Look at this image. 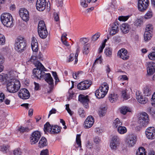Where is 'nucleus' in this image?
I'll return each mask as SVG.
<instances>
[{
	"mask_svg": "<svg viewBox=\"0 0 155 155\" xmlns=\"http://www.w3.org/2000/svg\"><path fill=\"white\" fill-rule=\"evenodd\" d=\"M5 96L4 94L3 93H0V102L3 101V100L4 99Z\"/></svg>",
	"mask_w": 155,
	"mask_h": 155,
	"instance_id": "64",
	"label": "nucleus"
},
{
	"mask_svg": "<svg viewBox=\"0 0 155 155\" xmlns=\"http://www.w3.org/2000/svg\"><path fill=\"white\" fill-rule=\"evenodd\" d=\"M152 92V90L150 87H147L144 88L143 93L145 94V95L149 96L151 94Z\"/></svg>",
	"mask_w": 155,
	"mask_h": 155,
	"instance_id": "33",
	"label": "nucleus"
},
{
	"mask_svg": "<svg viewBox=\"0 0 155 155\" xmlns=\"http://www.w3.org/2000/svg\"><path fill=\"white\" fill-rule=\"evenodd\" d=\"M38 32L40 37L43 39L45 38L48 33L43 21H39L38 26Z\"/></svg>",
	"mask_w": 155,
	"mask_h": 155,
	"instance_id": "6",
	"label": "nucleus"
},
{
	"mask_svg": "<svg viewBox=\"0 0 155 155\" xmlns=\"http://www.w3.org/2000/svg\"><path fill=\"white\" fill-rule=\"evenodd\" d=\"M89 45L87 44L85 45L84 47V49L83 50V53L85 54H87L89 52Z\"/></svg>",
	"mask_w": 155,
	"mask_h": 155,
	"instance_id": "43",
	"label": "nucleus"
},
{
	"mask_svg": "<svg viewBox=\"0 0 155 155\" xmlns=\"http://www.w3.org/2000/svg\"><path fill=\"white\" fill-rule=\"evenodd\" d=\"M146 135L149 139L153 140L155 139V128L153 127H149L146 130Z\"/></svg>",
	"mask_w": 155,
	"mask_h": 155,
	"instance_id": "13",
	"label": "nucleus"
},
{
	"mask_svg": "<svg viewBox=\"0 0 155 155\" xmlns=\"http://www.w3.org/2000/svg\"><path fill=\"white\" fill-rule=\"evenodd\" d=\"M117 131L119 134H123L127 132V130L125 127L120 126L118 127Z\"/></svg>",
	"mask_w": 155,
	"mask_h": 155,
	"instance_id": "39",
	"label": "nucleus"
},
{
	"mask_svg": "<svg viewBox=\"0 0 155 155\" xmlns=\"http://www.w3.org/2000/svg\"><path fill=\"white\" fill-rule=\"evenodd\" d=\"M26 46L27 44L24 38L19 37L15 40V48L17 52H22L26 49Z\"/></svg>",
	"mask_w": 155,
	"mask_h": 155,
	"instance_id": "3",
	"label": "nucleus"
},
{
	"mask_svg": "<svg viewBox=\"0 0 155 155\" xmlns=\"http://www.w3.org/2000/svg\"><path fill=\"white\" fill-rule=\"evenodd\" d=\"M46 5V0H37L36 8L39 11H43L45 8Z\"/></svg>",
	"mask_w": 155,
	"mask_h": 155,
	"instance_id": "18",
	"label": "nucleus"
},
{
	"mask_svg": "<svg viewBox=\"0 0 155 155\" xmlns=\"http://www.w3.org/2000/svg\"><path fill=\"white\" fill-rule=\"evenodd\" d=\"M31 46L33 51L36 52L38 50V42L36 39L34 37L32 38Z\"/></svg>",
	"mask_w": 155,
	"mask_h": 155,
	"instance_id": "25",
	"label": "nucleus"
},
{
	"mask_svg": "<svg viewBox=\"0 0 155 155\" xmlns=\"http://www.w3.org/2000/svg\"><path fill=\"white\" fill-rule=\"evenodd\" d=\"M149 4V0H139L138 2V8L140 11H144L147 8Z\"/></svg>",
	"mask_w": 155,
	"mask_h": 155,
	"instance_id": "11",
	"label": "nucleus"
},
{
	"mask_svg": "<svg viewBox=\"0 0 155 155\" xmlns=\"http://www.w3.org/2000/svg\"><path fill=\"white\" fill-rule=\"evenodd\" d=\"M153 16V13L151 11H148L144 15V18L146 19L151 18Z\"/></svg>",
	"mask_w": 155,
	"mask_h": 155,
	"instance_id": "42",
	"label": "nucleus"
},
{
	"mask_svg": "<svg viewBox=\"0 0 155 155\" xmlns=\"http://www.w3.org/2000/svg\"><path fill=\"white\" fill-rule=\"evenodd\" d=\"M75 59V55L74 53H72L69 56V58L68 59V61L70 62L72 61Z\"/></svg>",
	"mask_w": 155,
	"mask_h": 155,
	"instance_id": "58",
	"label": "nucleus"
},
{
	"mask_svg": "<svg viewBox=\"0 0 155 155\" xmlns=\"http://www.w3.org/2000/svg\"><path fill=\"white\" fill-rule=\"evenodd\" d=\"M41 137V134L40 132L35 131L31 134L30 137V142L31 144H34L38 141Z\"/></svg>",
	"mask_w": 155,
	"mask_h": 155,
	"instance_id": "10",
	"label": "nucleus"
},
{
	"mask_svg": "<svg viewBox=\"0 0 155 155\" xmlns=\"http://www.w3.org/2000/svg\"><path fill=\"white\" fill-rule=\"evenodd\" d=\"M19 97L23 100L28 99L30 97V94L26 89H21L18 93Z\"/></svg>",
	"mask_w": 155,
	"mask_h": 155,
	"instance_id": "12",
	"label": "nucleus"
},
{
	"mask_svg": "<svg viewBox=\"0 0 155 155\" xmlns=\"http://www.w3.org/2000/svg\"><path fill=\"white\" fill-rule=\"evenodd\" d=\"M129 17V16H121L118 18V20L120 21H127Z\"/></svg>",
	"mask_w": 155,
	"mask_h": 155,
	"instance_id": "48",
	"label": "nucleus"
},
{
	"mask_svg": "<svg viewBox=\"0 0 155 155\" xmlns=\"http://www.w3.org/2000/svg\"><path fill=\"white\" fill-rule=\"evenodd\" d=\"M102 62L101 56L100 55L98 58H97L95 60L94 63V65L96 64V63L101 64Z\"/></svg>",
	"mask_w": 155,
	"mask_h": 155,
	"instance_id": "53",
	"label": "nucleus"
},
{
	"mask_svg": "<svg viewBox=\"0 0 155 155\" xmlns=\"http://www.w3.org/2000/svg\"><path fill=\"white\" fill-rule=\"evenodd\" d=\"M37 58L35 56H32L30 61L31 62L33 63L34 64V63L36 62V61H37Z\"/></svg>",
	"mask_w": 155,
	"mask_h": 155,
	"instance_id": "59",
	"label": "nucleus"
},
{
	"mask_svg": "<svg viewBox=\"0 0 155 155\" xmlns=\"http://www.w3.org/2000/svg\"><path fill=\"white\" fill-rule=\"evenodd\" d=\"M154 31L153 25L148 24L146 27L144 34V38L146 41H149L152 37Z\"/></svg>",
	"mask_w": 155,
	"mask_h": 155,
	"instance_id": "7",
	"label": "nucleus"
},
{
	"mask_svg": "<svg viewBox=\"0 0 155 155\" xmlns=\"http://www.w3.org/2000/svg\"><path fill=\"white\" fill-rule=\"evenodd\" d=\"M107 94L99 88L97 89L95 92V96L98 99L103 98Z\"/></svg>",
	"mask_w": 155,
	"mask_h": 155,
	"instance_id": "27",
	"label": "nucleus"
},
{
	"mask_svg": "<svg viewBox=\"0 0 155 155\" xmlns=\"http://www.w3.org/2000/svg\"><path fill=\"white\" fill-rule=\"evenodd\" d=\"M78 100L83 104L85 105L86 108L88 107V103L89 101V96L88 95L81 94L78 96Z\"/></svg>",
	"mask_w": 155,
	"mask_h": 155,
	"instance_id": "19",
	"label": "nucleus"
},
{
	"mask_svg": "<svg viewBox=\"0 0 155 155\" xmlns=\"http://www.w3.org/2000/svg\"><path fill=\"white\" fill-rule=\"evenodd\" d=\"M118 79L120 80H127L128 78L127 76L126 75H122L118 77Z\"/></svg>",
	"mask_w": 155,
	"mask_h": 155,
	"instance_id": "61",
	"label": "nucleus"
},
{
	"mask_svg": "<svg viewBox=\"0 0 155 155\" xmlns=\"http://www.w3.org/2000/svg\"><path fill=\"white\" fill-rule=\"evenodd\" d=\"M91 82L90 81L85 80L79 83L77 85V88L81 90H84L88 89L91 86Z\"/></svg>",
	"mask_w": 155,
	"mask_h": 155,
	"instance_id": "14",
	"label": "nucleus"
},
{
	"mask_svg": "<svg viewBox=\"0 0 155 155\" xmlns=\"http://www.w3.org/2000/svg\"><path fill=\"white\" fill-rule=\"evenodd\" d=\"M5 39L4 36L0 34V44L4 45L5 43Z\"/></svg>",
	"mask_w": 155,
	"mask_h": 155,
	"instance_id": "44",
	"label": "nucleus"
},
{
	"mask_svg": "<svg viewBox=\"0 0 155 155\" xmlns=\"http://www.w3.org/2000/svg\"><path fill=\"white\" fill-rule=\"evenodd\" d=\"M104 53L107 56L111 57L112 54V50L110 48H106Z\"/></svg>",
	"mask_w": 155,
	"mask_h": 155,
	"instance_id": "40",
	"label": "nucleus"
},
{
	"mask_svg": "<svg viewBox=\"0 0 155 155\" xmlns=\"http://www.w3.org/2000/svg\"><path fill=\"white\" fill-rule=\"evenodd\" d=\"M44 131L45 132H48L53 134L59 133L61 131V127L57 125H50L49 122H47L44 125Z\"/></svg>",
	"mask_w": 155,
	"mask_h": 155,
	"instance_id": "4",
	"label": "nucleus"
},
{
	"mask_svg": "<svg viewBox=\"0 0 155 155\" xmlns=\"http://www.w3.org/2000/svg\"><path fill=\"white\" fill-rule=\"evenodd\" d=\"M119 25L117 22L113 23L111 26L110 30L109 33L110 35H113L117 33L119 31Z\"/></svg>",
	"mask_w": 155,
	"mask_h": 155,
	"instance_id": "22",
	"label": "nucleus"
},
{
	"mask_svg": "<svg viewBox=\"0 0 155 155\" xmlns=\"http://www.w3.org/2000/svg\"><path fill=\"white\" fill-rule=\"evenodd\" d=\"M131 28L130 25L127 23H124L122 24L120 28L121 30L124 34H126L128 33Z\"/></svg>",
	"mask_w": 155,
	"mask_h": 155,
	"instance_id": "26",
	"label": "nucleus"
},
{
	"mask_svg": "<svg viewBox=\"0 0 155 155\" xmlns=\"http://www.w3.org/2000/svg\"><path fill=\"white\" fill-rule=\"evenodd\" d=\"M32 129V128H29L28 127H24L22 126H21L19 127L18 130L21 133H24L26 132H28L30 131Z\"/></svg>",
	"mask_w": 155,
	"mask_h": 155,
	"instance_id": "38",
	"label": "nucleus"
},
{
	"mask_svg": "<svg viewBox=\"0 0 155 155\" xmlns=\"http://www.w3.org/2000/svg\"><path fill=\"white\" fill-rule=\"evenodd\" d=\"M136 98L138 101L141 104H145L148 101L147 98L143 97L140 94L138 93V95L136 93Z\"/></svg>",
	"mask_w": 155,
	"mask_h": 155,
	"instance_id": "24",
	"label": "nucleus"
},
{
	"mask_svg": "<svg viewBox=\"0 0 155 155\" xmlns=\"http://www.w3.org/2000/svg\"><path fill=\"white\" fill-rule=\"evenodd\" d=\"M143 20L140 18H137L134 22V25L137 27H140L143 24Z\"/></svg>",
	"mask_w": 155,
	"mask_h": 155,
	"instance_id": "37",
	"label": "nucleus"
},
{
	"mask_svg": "<svg viewBox=\"0 0 155 155\" xmlns=\"http://www.w3.org/2000/svg\"><path fill=\"white\" fill-rule=\"evenodd\" d=\"M117 55L119 57L124 60L128 59L129 58L127 50L124 48L119 50L117 53Z\"/></svg>",
	"mask_w": 155,
	"mask_h": 155,
	"instance_id": "20",
	"label": "nucleus"
},
{
	"mask_svg": "<svg viewBox=\"0 0 155 155\" xmlns=\"http://www.w3.org/2000/svg\"><path fill=\"white\" fill-rule=\"evenodd\" d=\"M100 34L99 33H97L94 35L92 38V40L94 41H96L100 37Z\"/></svg>",
	"mask_w": 155,
	"mask_h": 155,
	"instance_id": "49",
	"label": "nucleus"
},
{
	"mask_svg": "<svg viewBox=\"0 0 155 155\" xmlns=\"http://www.w3.org/2000/svg\"><path fill=\"white\" fill-rule=\"evenodd\" d=\"M14 155H21V152L19 149H17L14 150Z\"/></svg>",
	"mask_w": 155,
	"mask_h": 155,
	"instance_id": "56",
	"label": "nucleus"
},
{
	"mask_svg": "<svg viewBox=\"0 0 155 155\" xmlns=\"http://www.w3.org/2000/svg\"><path fill=\"white\" fill-rule=\"evenodd\" d=\"M52 74L55 80V85L57 84V83L59 81V80L57 74L56 72L52 71Z\"/></svg>",
	"mask_w": 155,
	"mask_h": 155,
	"instance_id": "41",
	"label": "nucleus"
},
{
	"mask_svg": "<svg viewBox=\"0 0 155 155\" xmlns=\"http://www.w3.org/2000/svg\"><path fill=\"white\" fill-rule=\"evenodd\" d=\"M61 40L64 45L68 46L69 45V44L68 43L66 39H64L63 37L61 38Z\"/></svg>",
	"mask_w": 155,
	"mask_h": 155,
	"instance_id": "63",
	"label": "nucleus"
},
{
	"mask_svg": "<svg viewBox=\"0 0 155 155\" xmlns=\"http://www.w3.org/2000/svg\"><path fill=\"white\" fill-rule=\"evenodd\" d=\"M118 98V96L117 94L112 93L109 94L108 98L110 101L113 103L116 101Z\"/></svg>",
	"mask_w": 155,
	"mask_h": 155,
	"instance_id": "31",
	"label": "nucleus"
},
{
	"mask_svg": "<svg viewBox=\"0 0 155 155\" xmlns=\"http://www.w3.org/2000/svg\"><path fill=\"white\" fill-rule=\"evenodd\" d=\"M94 141L96 144H98L101 143V140L100 138L97 136H95L94 138Z\"/></svg>",
	"mask_w": 155,
	"mask_h": 155,
	"instance_id": "51",
	"label": "nucleus"
},
{
	"mask_svg": "<svg viewBox=\"0 0 155 155\" xmlns=\"http://www.w3.org/2000/svg\"><path fill=\"white\" fill-rule=\"evenodd\" d=\"M19 15L23 20L27 21L29 19V14L28 11L26 9L22 8L19 10Z\"/></svg>",
	"mask_w": 155,
	"mask_h": 155,
	"instance_id": "17",
	"label": "nucleus"
},
{
	"mask_svg": "<svg viewBox=\"0 0 155 155\" xmlns=\"http://www.w3.org/2000/svg\"><path fill=\"white\" fill-rule=\"evenodd\" d=\"M99 89L107 94L109 90L108 84L106 82L103 83L100 86Z\"/></svg>",
	"mask_w": 155,
	"mask_h": 155,
	"instance_id": "29",
	"label": "nucleus"
},
{
	"mask_svg": "<svg viewBox=\"0 0 155 155\" xmlns=\"http://www.w3.org/2000/svg\"><path fill=\"white\" fill-rule=\"evenodd\" d=\"M80 41L82 44H84L87 43L88 41L86 38H81L80 39Z\"/></svg>",
	"mask_w": 155,
	"mask_h": 155,
	"instance_id": "55",
	"label": "nucleus"
},
{
	"mask_svg": "<svg viewBox=\"0 0 155 155\" xmlns=\"http://www.w3.org/2000/svg\"><path fill=\"white\" fill-rule=\"evenodd\" d=\"M94 119L92 116H88L84 121L83 126L85 129H87L91 127L94 123Z\"/></svg>",
	"mask_w": 155,
	"mask_h": 155,
	"instance_id": "15",
	"label": "nucleus"
},
{
	"mask_svg": "<svg viewBox=\"0 0 155 155\" xmlns=\"http://www.w3.org/2000/svg\"><path fill=\"white\" fill-rule=\"evenodd\" d=\"M107 108L105 107H101L99 111V115L100 117L104 116L106 112Z\"/></svg>",
	"mask_w": 155,
	"mask_h": 155,
	"instance_id": "35",
	"label": "nucleus"
},
{
	"mask_svg": "<svg viewBox=\"0 0 155 155\" xmlns=\"http://www.w3.org/2000/svg\"><path fill=\"white\" fill-rule=\"evenodd\" d=\"M149 58L151 60H155V52L150 53L148 55Z\"/></svg>",
	"mask_w": 155,
	"mask_h": 155,
	"instance_id": "50",
	"label": "nucleus"
},
{
	"mask_svg": "<svg viewBox=\"0 0 155 155\" xmlns=\"http://www.w3.org/2000/svg\"><path fill=\"white\" fill-rule=\"evenodd\" d=\"M149 117L148 114L143 112L140 114L138 120V123L140 127L146 126L149 123Z\"/></svg>",
	"mask_w": 155,
	"mask_h": 155,
	"instance_id": "8",
	"label": "nucleus"
},
{
	"mask_svg": "<svg viewBox=\"0 0 155 155\" xmlns=\"http://www.w3.org/2000/svg\"><path fill=\"white\" fill-rule=\"evenodd\" d=\"M78 114L82 117H84L85 116L84 111L83 108H80L78 109Z\"/></svg>",
	"mask_w": 155,
	"mask_h": 155,
	"instance_id": "45",
	"label": "nucleus"
},
{
	"mask_svg": "<svg viewBox=\"0 0 155 155\" xmlns=\"http://www.w3.org/2000/svg\"><path fill=\"white\" fill-rule=\"evenodd\" d=\"M147 152L143 147H139L137 151L136 155H147Z\"/></svg>",
	"mask_w": 155,
	"mask_h": 155,
	"instance_id": "32",
	"label": "nucleus"
},
{
	"mask_svg": "<svg viewBox=\"0 0 155 155\" xmlns=\"http://www.w3.org/2000/svg\"><path fill=\"white\" fill-rule=\"evenodd\" d=\"M80 52L79 48L78 47L77 49L76 53L75 55V64H76L78 62V54Z\"/></svg>",
	"mask_w": 155,
	"mask_h": 155,
	"instance_id": "47",
	"label": "nucleus"
},
{
	"mask_svg": "<svg viewBox=\"0 0 155 155\" xmlns=\"http://www.w3.org/2000/svg\"><path fill=\"white\" fill-rule=\"evenodd\" d=\"M76 141L78 147H81V141L80 138V135H77L76 137Z\"/></svg>",
	"mask_w": 155,
	"mask_h": 155,
	"instance_id": "46",
	"label": "nucleus"
},
{
	"mask_svg": "<svg viewBox=\"0 0 155 155\" xmlns=\"http://www.w3.org/2000/svg\"><path fill=\"white\" fill-rule=\"evenodd\" d=\"M1 20L3 25L7 27H11L13 26L12 17L8 13L2 14L1 16Z\"/></svg>",
	"mask_w": 155,
	"mask_h": 155,
	"instance_id": "5",
	"label": "nucleus"
},
{
	"mask_svg": "<svg viewBox=\"0 0 155 155\" xmlns=\"http://www.w3.org/2000/svg\"><path fill=\"white\" fill-rule=\"evenodd\" d=\"M20 81L15 78L11 79L7 82V89L11 93H15L17 92L20 89Z\"/></svg>",
	"mask_w": 155,
	"mask_h": 155,
	"instance_id": "2",
	"label": "nucleus"
},
{
	"mask_svg": "<svg viewBox=\"0 0 155 155\" xmlns=\"http://www.w3.org/2000/svg\"><path fill=\"white\" fill-rule=\"evenodd\" d=\"M43 78H44L45 81L49 84V90L48 91V92L50 93L54 87V80L50 73H45Z\"/></svg>",
	"mask_w": 155,
	"mask_h": 155,
	"instance_id": "9",
	"label": "nucleus"
},
{
	"mask_svg": "<svg viewBox=\"0 0 155 155\" xmlns=\"http://www.w3.org/2000/svg\"><path fill=\"white\" fill-rule=\"evenodd\" d=\"M34 84L35 85V91L39 90L40 88V85L38 83H37L35 82H34Z\"/></svg>",
	"mask_w": 155,
	"mask_h": 155,
	"instance_id": "62",
	"label": "nucleus"
},
{
	"mask_svg": "<svg viewBox=\"0 0 155 155\" xmlns=\"http://www.w3.org/2000/svg\"><path fill=\"white\" fill-rule=\"evenodd\" d=\"M34 65L37 68L33 70L32 78H37V79H40L45 74L44 71H46V69L39 61L36 62Z\"/></svg>",
	"mask_w": 155,
	"mask_h": 155,
	"instance_id": "1",
	"label": "nucleus"
},
{
	"mask_svg": "<svg viewBox=\"0 0 155 155\" xmlns=\"http://www.w3.org/2000/svg\"><path fill=\"white\" fill-rule=\"evenodd\" d=\"M147 72L148 74L152 75L155 72V63L153 62L147 63Z\"/></svg>",
	"mask_w": 155,
	"mask_h": 155,
	"instance_id": "23",
	"label": "nucleus"
},
{
	"mask_svg": "<svg viewBox=\"0 0 155 155\" xmlns=\"http://www.w3.org/2000/svg\"><path fill=\"white\" fill-rule=\"evenodd\" d=\"M40 155H49L48 150L46 149L42 150L41 151Z\"/></svg>",
	"mask_w": 155,
	"mask_h": 155,
	"instance_id": "57",
	"label": "nucleus"
},
{
	"mask_svg": "<svg viewBox=\"0 0 155 155\" xmlns=\"http://www.w3.org/2000/svg\"><path fill=\"white\" fill-rule=\"evenodd\" d=\"M122 124V122L118 118H116L115 120L114 121L113 123V126L115 128H118L120 127Z\"/></svg>",
	"mask_w": 155,
	"mask_h": 155,
	"instance_id": "36",
	"label": "nucleus"
},
{
	"mask_svg": "<svg viewBox=\"0 0 155 155\" xmlns=\"http://www.w3.org/2000/svg\"><path fill=\"white\" fill-rule=\"evenodd\" d=\"M125 142L129 147H132L136 142V137L133 135H129L126 138Z\"/></svg>",
	"mask_w": 155,
	"mask_h": 155,
	"instance_id": "21",
	"label": "nucleus"
},
{
	"mask_svg": "<svg viewBox=\"0 0 155 155\" xmlns=\"http://www.w3.org/2000/svg\"><path fill=\"white\" fill-rule=\"evenodd\" d=\"M56 112V110L54 108H52L49 112L48 115V118H49L50 115L52 114H55Z\"/></svg>",
	"mask_w": 155,
	"mask_h": 155,
	"instance_id": "60",
	"label": "nucleus"
},
{
	"mask_svg": "<svg viewBox=\"0 0 155 155\" xmlns=\"http://www.w3.org/2000/svg\"><path fill=\"white\" fill-rule=\"evenodd\" d=\"M47 144L48 143L46 138L44 137H42L38 143V147L41 148L46 146Z\"/></svg>",
	"mask_w": 155,
	"mask_h": 155,
	"instance_id": "28",
	"label": "nucleus"
},
{
	"mask_svg": "<svg viewBox=\"0 0 155 155\" xmlns=\"http://www.w3.org/2000/svg\"><path fill=\"white\" fill-rule=\"evenodd\" d=\"M121 113L123 115H125L128 112H130L131 110L130 108L126 106H123L120 108Z\"/></svg>",
	"mask_w": 155,
	"mask_h": 155,
	"instance_id": "30",
	"label": "nucleus"
},
{
	"mask_svg": "<svg viewBox=\"0 0 155 155\" xmlns=\"http://www.w3.org/2000/svg\"><path fill=\"white\" fill-rule=\"evenodd\" d=\"M6 75L3 74H0V81L1 82L3 81L6 80Z\"/></svg>",
	"mask_w": 155,
	"mask_h": 155,
	"instance_id": "54",
	"label": "nucleus"
},
{
	"mask_svg": "<svg viewBox=\"0 0 155 155\" xmlns=\"http://www.w3.org/2000/svg\"><path fill=\"white\" fill-rule=\"evenodd\" d=\"M127 91H128L126 89L123 90L122 91L121 96L124 100H127L130 97Z\"/></svg>",
	"mask_w": 155,
	"mask_h": 155,
	"instance_id": "34",
	"label": "nucleus"
},
{
	"mask_svg": "<svg viewBox=\"0 0 155 155\" xmlns=\"http://www.w3.org/2000/svg\"><path fill=\"white\" fill-rule=\"evenodd\" d=\"M119 139L116 136H114L111 139L110 147L112 150H115L119 144Z\"/></svg>",
	"mask_w": 155,
	"mask_h": 155,
	"instance_id": "16",
	"label": "nucleus"
},
{
	"mask_svg": "<svg viewBox=\"0 0 155 155\" xmlns=\"http://www.w3.org/2000/svg\"><path fill=\"white\" fill-rule=\"evenodd\" d=\"M80 4L84 8H86L88 6L87 4L86 3L85 0H80Z\"/></svg>",
	"mask_w": 155,
	"mask_h": 155,
	"instance_id": "52",
	"label": "nucleus"
}]
</instances>
